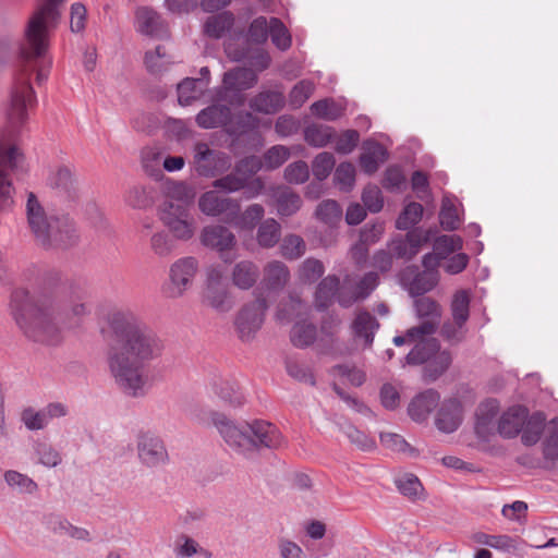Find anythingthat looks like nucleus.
<instances>
[{"mask_svg": "<svg viewBox=\"0 0 558 558\" xmlns=\"http://www.w3.org/2000/svg\"><path fill=\"white\" fill-rule=\"evenodd\" d=\"M100 333L107 341L108 369L117 388L126 397H145L149 387L146 367L163 354V340L130 308L109 311Z\"/></svg>", "mask_w": 558, "mask_h": 558, "instance_id": "nucleus-1", "label": "nucleus"}, {"mask_svg": "<svg viewBox=\"0 0 558 558\" xmlns=\"http://www.w3.org/2000/svg\"><path fill=\"white\" fill-rule=\"evenodd\" d=\"M9 307L15 324L28 339L47 344L59 340L57 313L63 311L77 318L87 314L83 302L73 301L61 307L50 294L31 295L22 288L12 292Z\"/></svg>", "mask_w": 558, "mask_h": 558, "instance_id": "nucleus-2", "label": "nucleus"}, {"mask_svg": "<svg viewBox=\"0 0 558 558\" xmlns=\"http://www.w3.org/2000/svg\"><path fill=\"white\" fill-rule=\"evenodd\" d=\"M194 418L203 425L213 424L228 447L244 457H251L262 449H278L283 444L280 430L268 421L254 420L235 424L225 414L206 410H199Z\"/></svg>", "mask_w": 558, "mask_h": 558, "instance_id": "nucleus-3", "label": "nucleus"}, {"mask_svg": "<svg viewBox=\"0 0 558 558\" xmlns=\"http://www.w3.org/2000/svg\"><path fill=\"white\" fill-rule=\"evenodd\" d=\"M27 223L38 244L46 248H69L78 243V233L69 217L48 216L34 193L26 202Z\"/></svg>", "mask_w": 558, "mask_h": 558, "instance_id": "nucleus-4", "label": "nucleus"}, {"mask_svg": "<svg viewBox=\"0 0 558 558\" xmlns=\"http://www.w3.org/2000/svg\"><path fill=\"white\" fill-rule=\"evenodd\" d=\"M63 2L64 0H41L29 17L22 47V56L27 62L45 56L49 47V34L59 23Z\"/></svg>", "mask_w": 558, "mask_h": 558, "instance_id": "nucleus-5", "label": "nucleus"}, {"mask_svg": "<svg viewBox=\"0 0 558 558\" xmlns=\"http://www.w3.org/2000/svg\"><path fill=\"white\" fill-rule=\"evenodd\" d=\"M34 70L33 66L25 65L14 83L7 110V128L1 135L3 142H10L23 131L29 111L36 106V95L29 83Z\"/></svg>", "mask_w": 558, "mask_h": 558, "instance_id": "nucleus-6", "label": "nucleus"}, {"mask_svg": "<svg viewBox=\"0 0 558 558\" xmlns=\"http://www.w3.org/2000/svg\"><path fill=\"white\" fill-rule=\"evenodd\" d=\"M202 303L220 314L233 308L234 302L225 281V269L221 265H210L206 268Z\"/></svg>", "mask_w": 558, "mask_h": 558, "instance_id": "nucleus-7", "label": "nucleus"}, {"mask_svg": "<svg viewBox=\"0 0 558 558\" xmlns=\"http://www.w3.org/2000/svg\"><path fill=\"white\" fill-rule=\"evenodd\" d=\"M158 218L178 241H190L195 234V218L184 204L162 203L158 208Z\"/></svg>", "mask_w": 558, "mask_h": 558, "instance_id": "nucleus-8", "label": "nucleus"}, {"mask_svg": "<svg viewBox=\"0 0 558 558\" xmlns=\"http://www.w3.org/2000/svg\"><path fill=\"white\" fill-rule=\"evenodd\" d=\"M434 333L435 323L433 322H423L407 330L409 342L415 343V345L404 357L405 364L420 365L427 363L438 352L439 343L433 337Z\"/></svg>", "mask_w": 558, "mask_h": 558, "instance_id": "nucleus-9", "label": "nucleus"}, {"mask_svg": "<svg viewBox=\"0 0 558 558\" xmlns=\"http://www.w3.org/2000/svg\"><path fill=\"white\" fill-rule=\"evenodd\" d=\"M136 452L140 463L149 469L163 466L169 462L165 441L154 430L140 429L135 436Z\"/></svg>", "mask_w": 558, "mask_h": 558, "instance_id": "nucleus-10", "label": "nucleus"}, {"mask_svg": "<svg viewBox=\"0 0 558 558\" xmlns=\"http://www.w3.org/2000/svg\"><path fill=\"white\" fill-rule=\"evenodd\" d=\"M199 269L194 256H184L173 262L169 268V283L163 288L170 299H179L192 287Z\"/></svg>", "mask_w": 558, "mask_h": 558, "instance_id": "nucleus-11", "label": "nucleus"}, {"mask_svg": "<svg viewBox=\"0 0 558 558\" xmlns=\"http://www.w3.org/2000/svg\"><path fill=\"white\" fill-rule=\"evenodd\" d=\"M23 156L15 146L4 149L0 145V210L4 211L12 207L14 189L9 179V171H14Z\"/></svg>", "mask_w": 558, "mask_h": 558, "instance_id": "nucleus-12", "label": "nucleus"}, {"mask_svg": "<svg viewBox=\"0 0 558 558\" xmlns=\"http://www.w3.org/2000/svg\"><path fill=\"white\" fill-rule=\"evenodd\" d=\"M267 308L264 298H257L241 308L234 324L242 340H250L262 327Z\"/></svg>", "mask_w": 558, "mask_h": 558, "instance_id": "nucleus-13", "label": "nucleus"}, {"mask_svg": "<svg viewBox=\"0 0 558 558\" xmlns=\"http://www.w3.org/2000/svg\"><path fill=\"white\" fill-rule=\"evenodd\" d=\"M199 240L205 247L219 252L225 262L227 259L223 254L231 251L236 244L233 232L222 225L204 227L201 231Z\"/></svg>", "mask_w": 558, "mask_h": 558, "instance_id": "nucleus-14", "label": "nucleus"}, {"mask_svg": "<svg viewBox=\"0 0 558 558\" xmlns=\"http://www.w3.org/2000/svg\"><path fill=\"white\" fill-rule=\"evenodd\" d=\"M135 28L138 33L155 37L166 38L168 28L161 15L149 7H141L135 11Z\"/></svg>", "mask_w": 558, "mask_h": 558, "instance_id": "nucleus-15", "label": "nucleus"}, {"mask_svg": "<svg viewBox=\"0 0 558 558\" xmlns=\"http://www.w3.org/2000/svg\"><path fill=\"white\" fill-rule=\"evenodd\" d=\"M379 278L374 271L365 274L352 289H348L345 286L341 288L338 294V302L342 307H350L355 302L363 301L371 295V293L378 286Z\"/></svg>", "mask_w": 558, "mask_h": 558, "instance_id": "nucleus-16", "label": "nucleus"}, {"mask_svg": "<svg viewBox=\"0 0 558 558\" xmlns=\"http://www.w3.org/2000/svg\"><path fill=\"white\" fill-rule=\"evenodd\" d=\"M194 163L202 175L214 173L228 163L226 154L211 149L206 143H197L194 146Z\"/></svg>", "mask_w": 558, "mask_h": 558, "instance_id": "nucleus-17", "label": "nucleus"}, {"mask_svg": "<svg viewBox=\"0 0 558 558\" xmlns=\"http://www.w3.org/2000/svg\"><path fill=\"white\" fill-rule=\"evenodd\" d=\"M257 74L247 68H235L223 74L222 86L218 92L220 99L226 98L228 92H242L252 88L257 83Z\"/></svg>", "mask_w": 558, "mask_h": 558, "instance_id": "nucleus-18", "label": "nucleus"}, {"mask_svg": "<svg viewBox=\"0 0 558 558\" xmlns=\"http://www.w3.org/2000/svg\"><path fill=\"white\" fill-rule=\"evenodd\" d=\"M199 210L210 217H218L227 213H236L239 204L235 199L219 195L217 191H207L198 199Z\"/></svg>", "mask_w": 558, "mask_h": 558, "instance_id": "nucleus-19", "label": "nucleus"}, {"mask_svg": "<svg viewBox=\"0 0 558 558\" xmlns=\"http://www.w3.org/2000/svg\"><path fill=\"white\" fill-rule=\"evenodd\" d=\"M427 236L420 230H412L404 238L398 236L388 243V248L396 258L412 259L420 251Z\"/></svg>", "mask_w": 558, "mask_h": 558, "instance_id": "nucleus-20", "label": "nucleus"}, {"mask_svg": "<svg viewBox=\"0 0 558 558\" xmlns=\"http://www.w3.org/2000/svg\"><path fill=\"white\" fill-rule=\"evenodd\" d=\"M462 423V404L458 399L442 401L435 417V425L441 433L450 434Z\"/></svg>", "mask_w": 558, "mask_h": 558, "instance_id": "nucleus-21", "label": "nucleus"}, {"mask_svg": "<svg viewBox=\"0 0 558 558\" xmlns=\"http://www.w3.org/2000/svg\"><path fill=\"white\" fill-rule=\"evenodd\" d=\"M291 278L288 266L281 260H270L263 268V284L271 292L282 291Z\"/></svg>", "mask_w": 558, "mask_h": 558, "instance_id": "nucleus-22", "label": "nucleus"}, {"mask_svg": "<svg viewBox=\"0 0 558 558\" xmlns=\"http://www.w3.org/2000/svg\"><path fill=\"white\" fill-rule=\"evenodd\" d=\"M440 396L434 389H427L415 396L408 407L410 417L417 422H425L430 412L438 405Z\"/></svg>", "mask_w": 558, "mask_h": 558, "instance_id": "nucleus-23", "label": "nucleus"}, {"mask_svg": "<svg viewBox=\"0 0 558 558\" xmlns=\"http://www.w3.org/2000/svg\"><path fill=\"white\" fill-rule=\"evenodd\" d=\"M351 328L356 341H361L364 347H371L375 332L379 328V323L367 311H359L351 324Z\"/></svg>", "mask_w": 558, "mask_h": 558, "instance_id": "nucleus-24", "label": "nucleus"}, {"mask_svg": "<svg viewBox=\"0 0 558 558\" xmlns=\"http://www.w3.org/2000/svg\"><path fill=\"white\" fill-rule=\"evenodd\" d=\"M438 281L439 274L436 269L417 271L412 279L408 278L407 272L402 276V283L412 296H421L432 291Z\"/></svg>", "mask_w": 558, "mask_h": 558, "instance_id": "nucleus-25", "label": "nucleus"}, {"mask_svg": "<svg viewBox=\"0 0 558 558\" xmlns=\"http://www.w3.org/2000/svg\"><path fill=\"white\" fill-rule=\"evenodd\" d=\"M259 275L258 266L252 260L244 259L232 267L231 281L238 289L250 290L257 282Z\"/></svg>", "mask_w": 558, "mask_h": 558, "instance_id": "nucleus-26", "label": "nucleus"}, {"mask_svg": "<svg viewBox=\"0 0 558 558\" xmlns=\"http://www.w3.org/2000/svg\"><path fill=\"white\" fill-rule=\"evenodd\" d=\"M231 116V109L228 106L215 104L203 109L196 116V122L201 128L215 129L228 124Z\"/></svg>", "mask_w": 558, "mask_h": 558, "instance_id": "nucleus-27", "label": "nucleus"}, {"mask_svg": "<svg viewBox=\"0 0 558 558\" xmlns=\"http://www.w3.org/2000/svg\"><path fill=\"white\" fill-rule=\"evenodd\" d=\"M284 102L286 98L282 92L265 90L250 100V107L259 113L274 114L283 108Z\"/></svg>", "mask_w": 558, "mask_h": 558, "instance_id": "nucleus-28", "label": "nucleus"}, {"mask_svg": "<svg viewBox=\"0 0 558 558\" xmlns=\"http://www.w3.org/2000/svg\"><path fill=\"white\" fill-rule=\"evenodd\" d=\"M526 410L522 407L509 409L498 422V432L505 438L517 436L525 423Z\"/></svg>", "mask_w": 558, "mask_h": 558, "instance_id": "nucleus-29", "label": "nucleus"}, {"mask_svg": "<svg viewBox=\"0 0 558 558\" xmlns=\"http://www.w3.org/2000/svg\"><path fill=\"white\" fill-rule=\"evenodd\" d=\"M49 184L60 194L74 197L77 192V179L75 171L69 166L59 167L49 178Z\"/></svg>", "mask_w": 558, "mask_h": 558, "instance_id": "nucleus-30", "label": "nucleus"}, {"mask_svg": "<svg viewBox=\"0 0 558 558\" xmlns=\"http://www.w3.org/2000/svg\"><path fill=\"white\" fill-rule=\"evenodd\" d=\"M48 529L58 536H70L71 538L92 542L93 537L90 532L85 527L74 526L68 520L59 517H49L47 519Z\"/></svg>", "mask_w": 558, "mask_h": 558, "instance_id": "nucleus-31", "label": "nucleus"}, {"mask_svg": "<svg viewBox=\"0 0 558 558\" xmlns=\"http://www.w3.org/2000/svg\"><path fill=\"white\" fill-rule=\"evenodd\" d=\"M272 197L276 202L277 211L281 216H292L302 206L300 195L287 186L275 189L272 191Z\"/></svg>", "mask_w": 558, "mask_h": 558, "instance_id": "nucleus-32", "label": "nucleus"}, {"mask_svg": "<svg viewBox=\"0 0 558 558\" xmlns=\"http://www.w3.org/2000/svg\"><path fill=\"white\" fill-rule=\"evenodd\" d=\"M387 159L386 148L376 142H367L364 151L360 156V165L364 172L372 174L376 172L379 165Z\"/></svg>", "mask_w": 558, "mask_h": 558, "instance_id": "nucleus-33", "label": "nucleus"}, {"mask_svg": "<svg viewBox=\"0 0 558 558\" xmlns=\"http://www.w3.org/2000/svg\"><path fill=\"white\" fill-rule=\"evenodd\" d=\"M234 24V15L225 11L209 16L204 24V33L210 38H221L225 36Z\"/></svg>", "mask_w": 558, "mask_h": 558, "instance_id": "nucleus-34", "label": "nucleus"}, {"mask_svg": "<svg viewBox=\"0 0 558 558\" xmlns=\"http://www.w3.org/2000/svg\"><path fill=\"white\" fill-rule=\"evenodd\" d=\"M340 280L335 275H329L325 277L317 286L315 293V304L317 308L324 310L328 307L332 301L337 292L339 293L341 289L339 288Z\"/></svg>", "mask_w": 558, "mask_h": 558, "instance_id": "nucleus-35", "label": "nucleus"}, {"mask_svg": "<svg viewBox=\"0 0 558 558\" xmlns=\"http://www.w3.org/2000/svg\"><path fill=\"white\" fill-rule=\"evenodd\" d=\"M207 88V82L191 77L184 78L178 85V100L182 106H189L198 99Z\"/></svg>", "mask_w": 558, "mask_h": 558, "instance_id": "nucleus-36", "label": "nucleus"}, {"mask_svg": "<svg viewBox=\"0 0 558 558\" xmlns=\"http://www.w3.org/2000/svg\"><path fill=\"white\" fill-rule=\"evenodd\" d=\"M281 226L274 218L263 220L256 233V241L264 248L274 247L280 240Z\"/></svg>", "mask_w": 558, "mask_h": 558, "instance_id": "nucleus-37", "label": "nucleus"}, {"mask_svg": "<svg viewBox=\"0 0 558 558\" xmlns=\"http://www.w3.org/2000/svg\"><path fill=\"white\" fill-rule=\"evenodd\" d=\"M497 413L498 405L494 400L482 403L478 407L476 411L475 430L480 436H486L490 433Z\"/></svg>", "mask_w": 558, "mask_h": 558, "instance_id": "nucleus-38", "label": "nucleus"}, {"mask_svg": "<svg viewBox=\"0 0 558 558\" xmlns=\"http://www.w3.org/2000/svg\"><path fill=\"white\" fill-rule=\"evenodd\" d=\"M213 389L216 396L232 407H239L244 402V397L239 392L238 386L228 379L215 380Z\"/></svg>", "mask_w": 558, "mask_h": 558, "instance_id": "nucleus-39", "label": "nucleus"}, {"mask_svg": "<svg viewBox=\"0 0 558 558\" xmlns=\"http://www.w3.org/2000/svg\"><path fill=\"white\" fill-rule=\"evenodd\" d=\"M316 337L317 330L315 325L305 320L295 323L290 332L291 342L298 348H306L313 344Z\"/></svg>", "mask_w": 558, "mask_h": 558, "instance_id": "nucleus-40", "label": "nucleus"}, {"mask_svg": "<svg viewBox=\"0 0 558 558\" xmlns=\"http://www.w3.org/2000/svg\"><path fill=\"white\" fill-rule=\"evenodd\" d=\"M414 307L420 318H426L425 322L435 323L436 330L441 317L440 305L432 298L421 295L414 300Z\"/></svg>", "mask_w": 558, "mask_h": 558, "instance_id": "nucleus-41", "label": "nucleus"}, {"mask_svg": "<svg viewBox=\"0 0 558 558\" xmlns=\"http://www.w3.org/2000/svg\"><path fill=\"white\" fill-rule=\"evenodd\" d=\"M545 428V416L542 413L533 414L522 426V442L526 446L535 445Z\"/></svg>", "mask_w": 558, "mask_h": 558, "instance_id": "nucleus-42", "label": "nucleus"}, {"mask_svg": "<svg viewBox=\"0 0 558 558\" xmlns=\"http://www.w3.org/2000/svg\"><path fill=\"white\" fill-rule=\"evenodd\" d=\"M470 294L466 290H459L453 294L450 310L456 324L464 326L470 316Z\"/></svg>", "mask_w": 558, "mask_h": 558, "instance_id": "nucleus-43", "label": "nucleus"}, {"mask_svg": "<svg viewBox=\"0 0 558 558\" xmlns=\"http://www.w3.org/2000/svg\"><path fill=\"white\" fill-rule=\"evenodd\" d=\"M144 61L146 69L151 74H159L173 63L172 58L162 46H157L155 50L147 51Z\"/></svg>", "mask_w": 558, "mask_h": 558, "instance_id": "nucleus-44", "label": "nucleus"}, {"mask_svg": "<svg viewBox=\"0 0 558 558\" xmlns=\"http://www.w3.org/2000/svg\"><path fill=\"white\" fill-rule=\"evenodd\" d=\"M312 113L326 121H335L343 114V107L333 99H322L311 105Z\"/></svg>", "mask_w": 558, "mask_h": 558, "instance_id": "nucleus-45", "label": "nucleus"}, {"mask_svg": "<svg viewBox=\"0 0 558 558\" xmlns=\"http://www.w3.org/2000/svg\"><path fill=\"white\" fill-rule=\"evenodd\" d=\"M452 357L448 351L435 353L424 367V376L429 380H436L450 366Z\"/></svg>", "mask_w": 558, "mask_h": 558, "instance_id": "nucleus-46", "label": "nucleus"}, {"mask_svg": "<svg viewBox=\"0 0 558 558\" xmlns=\"http://www.w3.org/2000/svg\"><path fill=\"white\" fill-rule=\"evenodd\" d=\"M194 190L184 182H173L167 186V199L163 203L184 204L191 208Z\"/></svg>", "mask_w": 558, "mask_h": 558, "instance_id": "nucleus-47", "label": "nucleus"}, {"mask_svg": "<svg viewBox=\"0 0 558 558\" xmlns=\"http://www.w3.org/2000/svg\"><path fill=\"white\" fill-rule=\"evenodd\" d=\"M172 235L165 231L158 230L154 232L149 239V247L151 252L159 257H168L174 251L175 243Z\"/></svg>", "mask_w": 558, "mask_h": 558, "instance_id": "nucleus-48", "label": "nucleus"}, {"mask_svg": "<svg viewBox=\"0 0 558 558\" xmlns=\"http://www.w3.org/2000/svg\"><path fill=\"white\" fill-rule=\"evenodd\" d=\"M125 203L135 209H145L153 205L154 198L150 190L144 185L131 186L124 196Z\"/></svg>", "mask_w": 558, "mask_h": 558, "instance_id": "nucleus-49", "label": "nucleus"}, {"mask_svg": "<svg viewBox=\"0 0 558 558\" xmlns=\"http://www.w3.org/2000/svg\"><path fill=\"white\" fill-rule=\"evenodd\" d=\"M265 209L260 204H252L242 211L234 221V226L241 230H253L263 219Z\"/></svg>", "mask_w": 558, "mask_h": 558, "instance_id": "nucleus-50", "label": "nucleus"}, {"mask_svg": "<svg viewBox=\"0 0 558 558\" xmlns=\"http://www.w3.org/2000/svg\"><path fill=\"white\" fill-rule=\"evenodd\" d=\"M332 128L323 124L313 123L304 130L306 143L314 147L326 146L332 137Z\"/></svg>", "mask_w": 558, "mask_h": 558, "instance_id": "nucleus-51", "label": "nucleus"}, {"mask_svg": "<svg viewBox=\"0 0 558 558\" xmlns=\"http://www.w3.org/2000/svg\"><path fill=\"white\" fill-rule=\"evenodd\" d=\"M306 244L304 240L296 234L286 235L280 243V254L289 260H294L304 255Z\"/></svg>", "mask_w": 558, "mask_h": 558, "instance_id": "nucleus-52", "label": "nucleus"}, {"mask_svg": "<svg viewBox=\"0 0 558 558\" xmlns=\"http://www.w3.org/2000/svg\"><path fill=\"white\" fill-rule=\"evenodd\" d=\"M315 85L310 80H302L296 83L289 93L288 102L292 109L301 108L313 95Z\"/></svg>", "mask_w": 558, "mask_h": 558, "instance_id": "nucleus-53", "label": "nucleus"}, {"mask_svg": "<svg viewBox=\"0 0 558 558\" xmlns=\"http://www.w3.org/2000/svg\"><path fill=\"white\" fill-rule=\"evenodd\" d=\"M543 453L546 460L558 461V417L551 420L546 427Z\"/></svg>", "mask_w": 558, "mask_h": 558, "instance_id": "nucleus-54", "label": "nucleus"}, {"mask_svg": "<svg viewBox=\"0 0 558 558\" xmlns=\"http://www.w3.org/2000/svg\"><path fill=\"white\" fill-rule=\"evenodd\" d=\"M269 29L272 44L284 51L291 47V35L284 24L277 17H270Z\"/></svg>", "mask_w": 558, "mask_h": 558, "instance_id": "nucleus-55", "label": "nucleus"}, {"mask_svg": "<svg viewBox=\"0 0 558 558\" xmlns=\"http://www.w3.org/2000/svg\"><path fill=\"white\" fill-rule=\"evenodd\" d=\"M316 216L324 223L335 226L341 221L342 209L336 201L326 199L317 206Z\"/></svg>", "mask_w": 558, "mask_h": 558, "instance_id": "nucleus-56", "label": "nucleus"}, {"mask_svg": "<svg viewBox=\"0 0 558 558\" xmlns=\"http://www.w3.org/2000/svg\"><path fill=\"white\" fill-rule=\"evenodd\" d=\"M341 430L351 444L355 445L359 449L363 451H372L376 448L375 440L352 424L348 423L342 425Z\"/></svg>", "mask_w": 558, "mask_h": 558, "instance_id": "nucleus-57", "label": "nucleus"}, {"mask_svg": "<svg viewBox=\"0 0 558 558\" xmlns=\"http://www.w3.org/2000/svg\"><path fill=\"white\" fill-rule=\"evenodd\" d=\"M423 215V206L418 203H410L399 215L396 227L399 230H409L421 220Z\"/></svg>", "mask_w": 558, "mask_h": 558, "instance_id": "nucleus-58", "label": "nucleus"}, {"mask_svg": "<svg viewBox=\"0 0 558 558\" xmlns=\"http://www.w3.org/2000/svg\"><path fill=\"white\" fill-rule=\"evenodd\" d=\"M4 480L10 487L22 494H34L38 488L31 477L16 471L5 472Z\"/></svg>", "mask_w": 558, "mask_h": 558, "instance_id": "nucleus-59", "label": "nucleus"}, {"mask_svg": "<svg viewBox=\"0 0 558 558\" xmlns=\"http://www.w3.org/2000/svg\"><path fill=\"white\" fill-rule=\"evenodd\" d=\"M325 272L324 264L316 258H306L299 267V278L303 282L313 283Z\"/></svg>", "mask_w": 558, "mask_h": 558, "instance_id": "nucleus-60", "label": "nucleus"}, {"mask_svg": "<svg viewBox=\"0 0 558 558\" xmlns=\"http://www.w3.org/2000/svg\"><path fill=\"white\" fill-rule=\"evenodd\" d=\"M246 178L242 177L234 169L233 172L217 179L213 182V186L217 190H220L225 193H234L246 187Z\"/></svg>", "mask_w": 558, "mask_h": 558, "instance_id": "nucleus-61", "label": "nucleus"}, {"mask_svg": "<svg viewBox=\"0 0 558 558\" xmlns=\"http://www.w3.org/2000/svg\"><path fill=\"white\" fill-rule=\"evenodd\" d=\"M335 165L336 159L331 153H319L312 162V171L314 177L319 181H324L328 178Z\"/></svg>", "mask_w": 558, "mask_h": 558, "instance_id": "nucleus-62", "label": "nucleus"}, {"mask_svg": "<svg viewBox=\"0 0 558 558\" xmlns=\"http://www.w3.org/2000/svg\"><path fill=\"white\" fill-rule=\"evenodd\" d=\"M333 180L341 191L349 192L355 182V168L351 162H341L335 171Z\"/></svg>", "mask_w": 558, "mask_h": 558, "instance_id": "nucleus-63", "label": "nucleus"}, {"mask_svg": "<svg viewBox=\"0 0 558 558\" xmlns=\"http://www.w3.org/2000/svg\"><path fill=\"white\" fill-rule=\"evenodd\" d=\"M21 421L29 430L44 429L49 424L44 409L37 411L31 407L22 411Z\"/></svg>", "mask_w": 558, "mask_h": 558, "instance_id": "nucleus-64", "label": "nucleus"}]
</instances>
